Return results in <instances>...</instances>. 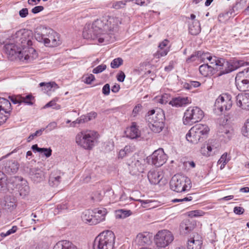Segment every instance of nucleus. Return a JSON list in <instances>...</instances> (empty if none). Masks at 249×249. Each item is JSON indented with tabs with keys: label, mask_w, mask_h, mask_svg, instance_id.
<instances>
[{
	"label": "nucleus",
	"mask_w": 249,
	"mask_h": 249,
	"mask_svg": "<svg viewBox=\"0 0 249 249\" xmlns=\"http://www.w3.org/2000/svg\"><path fill=\"white\" fill-rule=\"evenodd\" d=\"M12 38L18 44H21L20 53L23 57L19 58L20 60L29 62L37 57L36 51L31 47L33 44L32 31L25 29L19 30L15 33Z\"/></svg>",
	"instance_id": "f257e3e1"
},
{
	"label": "nucleus",
	"mask_w": 249,
	"mask_h": 249,
	"mask_svg": "<svg viewBox=\"0 0 249 249\" xmlns=\"http://www.w3.org/2000/svg\"><path fill=\"white\" fill-rule=\"evenodd\" d=\"M97 19L91 24H86L83 29L84 38L92 40L95 44L107 43L109 41V34L103 32L100 25H96Z\"/></svg>",
	"instance_id": "f03ea898"
},
{
	"label": "nucleus",
	"mask_w": 249,
	"mask_h": 249,
	"mask_svg": "<svg viewBox=\"0 0 249 249\" xmlns=\"http://www.w3.org/2000/svg\"><path fill=\"white\" fill-rule=\"evenodd\" d=\"M34 36L36 39L48 47H55L60 44L58 34L53 30L43 26L36 28Z\"/></svg>",
	"instance_id": "7ed1b4c3"
},
{
	"label": "nucleus",
	"mask_w": 249,
	"mask_h": 249,
	"mask_svg": "<svg viewBox=\"0 0 249 249\" xmlns=\"http://www.w3.org/2000/svg\"><path fill=\"white\" fill-rule=\"evenodd\" d=\"M98 138V134L97 132L87 130L77 134L75 142L78 146L85 149L91 150L94 147Z\"/></svg>",
	"instance_id": "20e7f679"
},
{
	"label": "nucleus",
	"mask_w": 249,
	"mask_h": 249,
	"mask_svg": "<svg viewBox=\"0 0 249 249\" xmlns=\"http://www.w3.org/2000/svg\"><path fill=\"white\" fill-rule=\"evenodd\" d=\"M115 236L111 231H106L99 234L95 239L94 249H113Z\"/></svg>",
	"instance_id": "39448f33"
},
{
	"label": "nucleus",
	"mask_w": 249,
	"mask_h": 249,
	"mask_svg": "<svg viewBox=\"0 0 249 249\" xmlns=\"http://www.w3.org/2000/svg\"><path fill=\"white\" fill-rule=\"evenodd\" d=\"M210 129L206 124H197L192 127L186 134V140L191 143H197L203 137L206 136Z\"/></svg>",
	"instance_id": "423d86ee"
},
{
	"label": "nucleus",
	"mask_w": 249,
	"mask_h": 249,
	"mask_svg": "<svg viewBox=\"0 0 249 249\" xmlns=\"http://www.w3.org/2000/svg\"><path fill=\"white\" fill-rule=\"evenodd\" d=\"M170 188L174 191L180 193L190 190L192 183L189 178L179 175L174 176L170 182Z\"/></svg>",
	"instance_id": "0eeeda50"
},
{
	"label": "nucleus",
	"mask_w": 249,
	"mask_h": 249,
	"mask_svg": "<svg viewBox=\"0 0 249 249\" xmlns=\"http://www.w3.org/2000/svg\"><path fill=\"white\" fill-rule=\"evenodd\" d=\"M203 117L204 112L199 107H190L184 113L183 124L185 125H192L201 121Z\"/></svg>",
	"instance_id": "6e6552de"
},
{
	"label": "nucleus",
	"mask_w": 249,
	"mask_h": 249,
	"mask_svg": "<svg viewBox=\"0 0 249 249\" xmlns=\"http://www.w3.org/2000/svg\"><path fill=\"white\" fill-rule=\"evenodd\" d=\"M231 97L230 95L223 94L215 100L213 111L217 115L221 114L224 111L229 110L232 106Z\"/></svg>",
	"instance_id": "1a4fd4ad"
},
{
	"label": "nucleus",
	"mask_w": 249,
	"mask_h": 249,
	"mask_svg": "<svg viewBox=\"0 0 249 249\" xmlns=\"http://www.w3.org/2000/svg\"><path fill=\"white\" fill-rule=\"evenodd\" d=\"M120 21L118 18L114 17H104L97 19L96 25H100L104 33L108 34V32L116 30Z\"/></svg>",
	"instance_id": "9d476101"
},
{
	"label": "nucleus",
	"mask_w": 249,
	"mask_h": 249,
	"mask_svg": "<svg viewBox=\"0 0 249 249\" xmlns=\"http://www.w3.org/2000/svg\"><path fill=\"white\" fill-rule=\"evenodd\" d=\"M145 160L142 158H136L132 157L127 161L126 164L129 173L132 175H139L143 172Z\"/></svg>",
	"instance_id": "9b49d317"
},
{
	"label": "nucleus",
	"mask_w": 249,
	"mask_h": 249,
	"mask_svg": "<svg viewBox=\"0 0 249 249\" xmlns=\"http://www.w3.org/2000/svg\"><path fill=\"white\" fill-rule=\"evenodd\" d=\"M174 239L173 234L168 230L160 231L155 236V242L158 247L164 248L172 242Z\"/></svg>",
	"instance_id": "f8f14e48"
},
{
	"label": "nucleus",
	"mask_w": 249,
	"mask_h": 249,
	"mask_svg": "<svg viewBox=\"0 0 249 249\" xmlns=\"http://www.w3.org/2000/svg\"><path fill=\"white\" fill-rule=\"evenodd\" d=\"M167 160V156L162 148L155 150L150 156L147 158L148 163L156 167L162 166L166 162Z\"/></svg>",
	"instance_id": "ddd939ff"
},
{
	"label": "nucleus",
	"mask_w": 249,
	"mask_h": 249,
	"mask_svg": "<svg viewBox=\"0 0 249 249\" xmlns=\"http://www.w3.org/2000/svg\"><path fill=\"white\" fill-rule=\"evenodd\" d=\"M13 34L10 37V39L8 42H6L4 46V52L9 56H14L15 58L18 57L21 58L23 56L21 55V44L17 43L14 39H12Z\"/></svg>",
	"instance_id": "4468645a"
},
{
	"label": "nucleus",
	"mask_w": 249,
	"mask_h": 249,
	"mask_svg": "<svg viewBox=\"0 0 249 249\" xmlns=\"http://www.w3.org/2000/svg\"><path fill=\"white\" fill-rule=\"evenodd\" d=\"M158 119L156 120L154 118L152 120L149 121V126L151 130L155 133H160L163 129L164 124L163 123L164 120V114L160 113L158 117Z\"/></svg>",
	"instance_id": "2eb2a0df"
},
{
	"label": "nucleus",
	"mask_w": 249,
	"mask_h": 249,
	"mask_svg": "<svg viewBox=\"0 0 249 249\" xmlns=\"http://www.w3.org/2000/svg\"><path fill=\"white\" fill-rule=\"evenodd\" d=\"M243 63L242 61L236 60L232 62H228L224 60V64L222 65L223 69H221V71L219 72L218 75H222L231 72L236 70Z\"/></svg>",
	"instance_id": "dca6fc26"
},
{
	"label": "nucleus",
	"mask_w": 249,
	"mask_h": 249,
	"mask_svg": "<svg viewBox=\"0 0 249 249\" xmlns=\"http://www.w3.org/2000/svg\"><path fill=\"white\" fill-rule=\"evenodd\" d=\"M3 208L8 212H12L17 206V200L14 196H6L2 202Z\"/></svg>",
	"instance_id": "f3484780"
},
{
	"label": "nucleus",
	"mask_w": 249,
	"mask_h": 249,
	"mask_svg": "<svg viewBox=\"0 0 249 249\" xmlns=\"http://www.w3.org/2000/svg\"><path fill=\"white\" fill-rule=\"evenodd\" d=\"M28 171L30 178L35 183L41 182L45 178L43 171L38 167L29 168Z\"/></svg>",
	"instance_id": "a211bd4d"
},
{
	"label": "nucleus",
	"mask_w": 249,
	"mask_h": 249,
	"mask_svg": "<svg viewBox=\"0 0 249 249\" xmlns=\"http://www.w3.org/2000/svg\"><path fill=\"white\" fill-rule=\"evenodd\" d=\"M238 107L246 110H249V93H241L236 96Z\"/></svg>",
	"instance_id": "6ab92c4d"
},
{
	"label": "nucleus",
	"mask_w": 249,
	"mask_h": 249,
	"mask_svg": "<svg viewBox=\"0 0 249 249\" xmlns=\"http://www.w3.org/2000/svg\"><path fill=\"white\" fill-rule=\"evenodd\" d=\"M201 237L197 233L193 234L188 241V249H201L202 245Z\"/></svg>",
	"instance_id": "aec40b11"
},
{
	"label": "nucleus",
	"mask_w": 249,
	"mask_h": 249,
	"mask_svg": "<svg viewBox=\"0 0 249 249\" xmlns=\"http://www.w3.org/2000/svg\"><path fill=\"white\" fill-rule=\"evenodd\" d=\"M92 213L93 215L92 221H93V224L96 225L105 220L107 211L104 208H98L92 210Z\"/></svg>",
	"instance_id": "412c9836"
},
{
	"label": "nucleus",
	"mask_w": 249,
	"mask_h": 249,
	"mask_svg": "<svg viewBox=\"0 0 249 249\" xmlns=\"http://www.w3.org/2000/svg\"><path fill=\"white\" fill-rule=\"evenodd\" d=\"M125 134L126 137L134 139L141 136V131L139 130V126L136 123L133 122L131 126L126 128Z\"/></svg>",
	"instance_id": "4be33fe9"
},
{
	"label": "nucleus",
	"mask_w": 249,
	"mask_h": 249,
	"mask_svg": "<svg viewBox=\"0 0 249 249\" xmlns=\"http://www.w3.org/2000/svg\"><path fill=\"white\" fill-rule=\"evenodd\" d=\"M192 100L188 97L178 96L173 98L169 102V104L175 107L186 106L191 103Z\"/></svg>",
	"instance_id": "5701e85b"
},
{
	"label": "nucleus",
	"mask_w": 249,
	"mask_h": 249,
	"mask_svg": "<svg viewBox=\"0 0 249 249\" xmlns=\"http://www.w3.org/2000/svg\"><path fill=\"white\" fill-rule=\"evenodd\" d=\"M134 241L139 246L148 245L151 243V236L147 232L139 233L136 236Z\"/></svg>",
	"instance_id": "b1692460"
},
{
	"label": "nucleus",
	"mask_w": 249,
	"mask_h": 249,
	"mask_svg": "<svg viewBox=\"0 0 249 249\" xmlns=\"http://www.w3.org/2000/svg\"><path fill=\"white\" fill-rule=\"evenodd\" d=\"M147 178L151 184L156 185L160 182L162 178V176L160 172L151 170L148 172Z\"/></svg>",
	"instance_id": "393cba45"
},
{
	"label": "nucleus",
	"mask_w": 249,
	"mask_h": 249,
	"mask_svg": "<svg viewBox=\"0 0 249 249\" xmlns=\"http://www.w3.org/2000/svg\"><path fill=\"white\" fill-rule=\"evenodd\" d=\"M235 84L237 88L240 90L245 91L249 90V81L247 79H241V74H237L235 77Z\"/></svg>",
	"instance_id": "a878e982"
},
{
	"label": "nucleus",
	"mask_w": 249,
	"mask_h": 249,
	"mask_svg": "<svg viewBox=\"0 0 249 249\" xmlns=\"http://www.w3.org/2000/svg\"><path fill=\"white\" fill-rule=\"evenodd\" d=\"M19 168L18 162L15 160H9L5 163L4 171L7 174L16 173Z\"/></svg>",
	"instance_id": "bb28decb"
},
{
	"label": "nucleus",
	"mask_w": 249,
	"mask_h": 249,
	"mask_svg": "<svg viewBox=\"0 0 249 249\" xmlns=\"http://www.w3.org/2000/svg\"><path fill=\"white\" fill-rule=\"evenodd\" d=\"M208 63L210 66L214 68L215 71H221V69H223L222 65L224 64V59H218L215 56H211Z\"/></svg>",
	"instance_id": "cd10ccee"
},
{
	"label": "nucleus",
	"mask_w": 249,
	"mask_h": 249,
	"mask_svg": "<svg viewBox=\"0 0 249 249\" xmlns=\"http://www.w3.org/2000/svg\"><path fill=\"white\" fill-rule=\"evenodd\" d=\"M20 181L21 182L17 185V187L19 195L23 197L29 194L30 188L26 180L21 178Z\"/></svg>",
	"instance_id": "c85d7f7f"
},
{
	"label": "nucleus",
	"mask_w": 249,
	"mask_h": 249,
	"mask_svg": "<svg viewBox=\"0 0 249 249\" xmlns=\"http://www.w3.org/2000/svg\"><path fill=\"white\" fill-rule=\"evenodd\" d=\"M53 249H78L71 242L62 240L57 242L53 247Z\"/></svg>",
	"instance_id": "c756f323"
},
{
	"label": "nucleus",
	"mask_w": 249,
	"mask_h": 249,
	"mask_svg": "<svg viewBox=\"0 0 249 249\" xmlns=\"http://www.w3.org/2000/svg\"><path fill=\"white\" fill-rule=\"evenodd\" d=\"M199 70L200 73L205 77L212 75L215 71L213 67L209 66L208 63L201 65L199 68Z\"/></svg>",
	"instance_id": "7c9ffc66"
},
{
	"label": "nucleus",
	"mask_w": 249,
	"mask_h": 249,
	"mask_svg": "<svg viewBox=\"0 0 249 249\" xmlns=\"http://www.w3.org/2000/svg\"><path fill=\"white\" fill-rule=\"evenodd\" d=\"M11 103L4 98L0 97V112H3L5 114L9 113L11 111Z\"/></svg>",
	"instance_id": "2f4dec72"
},
{
	"label": "nucleus",
	"mask_w": 249,
	"mask_h": 249,
	"mask_svg": "<svg viewBox=\"0 0 249 249\" xmlns=\"http://www.w3.org/2000/svg\"><path fill=\"white\" fill-rule=\"evenodd\" d=\"M41 87H43L42 90L44 92H48L51 91H54L55 89H57L59 87L54 82H50L48 83L41 82L39 84Z\"/></svg>",
	"instance_id": "473e14b6"
},
{
	"label": "nucleus",
	"mask_w": 249,
	"mask_h": 249,
	"mask_svg": "<svg viewBox=\"0 0 249 249\" xmlns=\"http://www.w3.org/2000/svg\"><path fill=\"white\" fill-rule=\"evenodd\" d=\"M189 33L192 35H198L201 31L200 24L198 20H194L189 27Z\"/></svg>",
	"instance_id": "72a5a7b5"
},
{
	"label": "nucleus",
	"mask_w": 249,
	"mask_h": 249,
	"mask_svg": "<svg viewBox=\"0 0 249 249\" xmlns=\"http://www.w3.org/2000/svg\"><path fill=\"white\" fill-rule=\"evenodd\" d=\"M194 226L189 221L181 223L180 231L182 234H187L194 229Z\"/></svg>",
	"instance_id": "f704fd0d"
},
{
	"label": "nucleus",
	"mask_w": 249,
	"mask_h": 249,
	"mask_svg": "<svg viewBox=\"0 0 249 249\" xmlns=\"http://www.w3.org/2000/svg\"><path fill=\"white\" fill-rule=\"evenodd\" d=\"M61 181V177L60 175H56L55 173H52L49 178V183L53 187L57 186Z\"/></svg>",
	"instance_id": "c9c22d12"
},
{
	"label": "nucleus",
	"mask_w": 249,
	"mask_h": 249,
	"mask_svg": "<svg viewBox=\"0 0 249 249\" xmlns=\"http://www.w3.org/2000/svg\"><path fill=\"white\" fill-rule=\"evenodd\" d=\"M82 220L86 223H88L89 225H94L93 224V215L92 213V211L89 210L85 211L83 213L82 215Z\"/></svg>",
	"instance_id": "e433bc0d"
},
{
	"label": "nucleus",
	"mask_w": 249,
	"mask_h": 249,
	"mask_svg": "<svg viewBox=\"0 0 249 249\" xmlns=\"http://www.w3.org/2000/svg\"><path fill=\"white\" fill-rule=\"evenodd\" d=\"M132 214L130 210L120 209L115 211V217L118 219H124Z\"/></svg>",
	"instance_id": "4c0bfd02"
},
{
	"label": "nucleus",
	"mask_w": 249,
	"mask_h": 249,
	"mask_svg": "<svg viewBox=\"0 0 249 249\" xmlns=\"http://www.w3.org/2000/svg\"><path fill=\"white\" fill-rule=\"evenodd\" d=\"M7 179L6 176L0 171V191L7 189Z\"/></svg>",
	"instance_id": "58836bf2"
},
{
	"label": "nucleus",
	"mask_w": 249,
	"mask_h": 249,
	"mask_svg": "<svg viewBox=\"0 0 249 249\" xmlns=\"http://www.w3.org/2000/svg\"><path fill=\"white\" fill-rule=\"evenodd\" d=\"M58 97H55L53 99H52L51 101L48 103L44 107V108H47L49 107H52L53 109L58 110L61 108V106L56 104V102L58 101Z\"/></svg>",
	"instance_id": "ea45409f"
},
{
	"label": "nucleus",
	"mask_w": 249,
	"mask_h": 249,
	"mask_svg": "<svg viewBox=\"0 0 249 249\" xmlns=\"http://www.w3.org/2000/svg\"><path fill=\"white\" fill-rule=\"evenodd\" d=\"M131 147L129 145H126L124 149L120 150L118 154V158L123 159L132 152Z\"/></svg>",
	"instance_id": "a19ab883"
},
{
	"label": "nucleus",
	"mask_w": 249,
	"mask_h": 249,
	"mask_svg": "<svg viewBox=\"0 0 249 249\" xmlns=\"http://www.w3.org/2000/svg\"><path fill=\"white\" fill-rule=\"evenodd\" d=\"M34 99V97L31 94L27 95L25 96H22L20 95L21 104L23 103L28 105H32L33 104L32 100Z\"/></svg>",
	"instance_id": "79ce46f5"
},
{
	"label": "nucleus",
	"mask_w": 249,
	"mask_h": 249,
	"mask_svg": "<svg viewBox=\"0 0 249 249\" xmlns=\"http://www.w3.org/2000/svg\"><path fill=\"white\" fill-rule=\"evenodd\" d=\"M169 51H168V49L163 48V49L159 48L158 50L153 54V56L155 58L159 59L161 57L164 56L167 54Z\"/></svg>",
	"instance_id": "37998d69"
},
{
	"label": "nucleus",
	"mask_w": 249,
	"mask_h": 249,
	"mask_svg": "<svg viewBox=\"0 0 249 249\" xmlns=\"http://www.w3.org/2000/svg\"><path fill=\"white\" fill-rule=\"evenodd\" d=\"M139 201L141 203V205L142 207L151 209L154 208L155 206L153 204L155 203L154 201L151 200H141L140 199Z\"/></svg>",
	"instance_id": "c03bdc74"
},
{
	"label": "nucleus",
	"mask_w": 249,
	"mask_h": 249,
	"mask_svg": "<svg viewBox=\"0 0 249 249\" xmlns=\"http://www.w3.org/2000/svg\"><path fill=\"white\" fill-rule=\"evenodd\" d=\"M230 159L228 158V155L227 153H224L220 158V159L218 161V164H221L220 166V169H223L225 165L228 162Z\"/></svg>",
	"instance_id": "a18cd8bd"
},
{
	"label": "nucleus",
	"mask_w": 249,
	"mask_h": 249,
	"mask_svg": "<svg viewBox=\"0 0 249 249\" xmlns=\"http://www.w3.org/2000/svg\"><path fill=\"white\" fill-rule=\"evenodd\" d=\"M123 60L120 57H118L113 59L110 64V66L113 69H116L119 68L123 64Z\"/></svg>",
	"instance_id": "49530a36"
},
{
	"label": "nucleus",
	"mask_w": 249,
	"mask_h": 249,
	"mask_svg": "<svg viewBox=\"0 0 249 249\" xmlns=\"http://www.w3.org/2000/svg\"><path fill=\"white\" fill-rule=\"evenodd\" d=\"M242 133L244 136L249 138V118L246 121L242 129Z\"/></svg>",
	"instance_id": "de8ad7c7"
},
{
	"label": "nucleus",
	"mask_w": 249,
	"mask_h": 249,
	"mask_svg": "<svg viewBox=\"0 0 249 249\" xmlns=\"http://www.w3.org/2000/svg\"><path fill=\"white\" fill-rule=\"evenodd\" d=\"M128 1H130V0L115 1L113 3L112 7L116 9L123 8L126 5V3Z\"/></svg>",
	"instance_id": "09e8293b"
},
{
	"label": "nucleus",
	"mask_w": 249,
	"mask_h": 249,
	"mask_svg": "<svg viewBox=\"0 0 249 249\" xmlns=\"http://www.w3.org/2000/svg\"><path fill=\"white\" fill-rule=\"evenodd\" d=\"M45 128H42L39 130H38L36 131L35 133L31 134L27 138V142H30L32 140H33L35 137L39 136L42 135V132L44 131Z\"/></svg>",
	"instance_id": "8fccbe9b"
},
{
	"label": "nucleus",
	"mask_w": 249,
	"mask_h": 249,
	"mask_svg": "<svg viewBox=\"0 0 249 249\" xmlns=\"http://www.w3.org/2000/svg\"><path fill=\"white\" fill-rule=\"evenodd\" d=\"M197 55H198V57H199L203 62H205L206 60L209 61L211 56L210 53H202L200 51L197 52Z\"/></svg>",
	"instance_id": "3c124183"
},
{
	"label": "nucleus",
	"mask_w": 249,
	"mask_h": 249,
	"mask_svg": "<svg viewBox=\"0 0 249 249\" xmlns=\"http://www.w3.org/2000/svg\"><path fill=\"white\" fill-rule=\"evenodd\" d=\"M241 74V79H247L249 81V68L245 69L243 71L239 72L237 74Z\"/></svg>",
	"instance_id": "603ef678"
},
{
	"label": "nucleus",
	"mask_w": 249,
	"mask_h": 249,
	"mask_svg": "<svg viewBox=\"0 0 249 249\" xmlns=\"http://www.w3.org/2000/svg\"><path fill=\"white\" fill-rule=\"evenodd\" d=\"M94 80L95 77L92 74H90L86 76H84L83 77V81H84V83L87 84H91V82L93 81Z\"/></svg>",
	"instance_id": "864d4df0"
},
{
	"label": "nucleus",
	"mask_w": 249,
	"mask_h": 249,
	"mask_svg": "<svg viewBox=\"0 0 249 249\" xmlns=\"http://www.w3.org/2000/svg\"><path fill=\"white\" fill-rule=\"evenodd\" d=\"M171 45L169 44V41L167 39H164L162 42H161L159 46V48H161L163 49V48H165L166 49H168V51H170V48Z\"/></svg>",
	"instance_id": "5fc2aeb1"
},
{
	"label": "nucleus",
	"mask_w": 249,
	"mask_h": 249,
	"mask_svg": "<svg viewBox=\"0 0 249 249\" xmlns=\"http://www.w3.org/2000/svg\"><path fill=\"white\" fill-rule=\"evenodd\" d=\"M17 229L18 228L16 226H13L11 229L8 230L6 232H1L0 235L2 237H5L15 233L17 231Z\"/></svg>",
	"instance_id": "6e6d98bb"
},
{
	"label": "nucleus",
	"mask_w": 249,
	"mask_h": 249,
	"mask_svg": "<svg viewBox=\"0 0 249 249\" xmlns=\"http://www.w3.org/2000/svg\"><path fill=\"white\" fill-rule=\"evenodd\" d=\"M106 68L107 66L105 64H101L95 68L93 70L92 72L96 74L99 73L103 71Z\"/></svg>",
	"instance_id": "4d7b16f0"
},
{
	"label": "nucleus",
	"mask_w": 249,
	"mask_h": 249,
	"mask_svg": "<svg viewBox=\"0 0 249 249\" xmlns=\"http://www.w3.org/2000/svg\"><path fill=\"white\" fill-rule=\"evenodd\" d=\"M39 153H43L47 158L50 157L52 155V150L50 148H42Z\"/></svg>",
	"instance_id": "13d9d810"
},
{
	"label": "nucleus",
	"mask_w": 249,
	"mask_h": 249,
	"mask_svg": "<svg viewBox=\"0 0 249 249\" xmlns=\"http://www.w3.org/2000/svg\"><path fill=\"white\" fill-rule=\"evenodd\" d=\"M4 112H0V125L4 123L9 118V113L4 114Z\"/></svg>",
	"instance_id": "bf43d9fd"
},
{
	"label": "nucleus",
	"mask_w": 249,
	"mask_h": 249,
	"mask_svg": "<svg viewBox=\"0 0 249 249\" xmlns=\"http://www.w3.org/2000/svg\"><path fill=\"white\" fill-rule=\"evenodd\" d=\"M169 97V96L168 94H164L158 99V101L161 104H165L168 102Z\"/></svg>",
	"instance_id": "052dcab7"
},
{
	"label": "nucleus",
	"mask_w": 249,
	"mask_h": 249,
	"mask_svg": "<svg viewBox=\"0 0 249 249\" xmlns=\"http://www.w3.org/2000/svg\"><path fill=\"white\" fill-rule=\"evenodd\" d=\"M96 116L97 113L95 112L92 111L88 113L86 116H84V117L85 118L86 121H88L95 118Z\"/></svg>",
	"instance_id": "680f3d73"
},
{
	"label": "nucleus",
	"mask_w": 249,
	"mask_h": 249,
	"mask_svg": "<svg viewBox=\"0 0 249 249\" xmlns=\"http://www.w3.org/2000/svg\"><path fill=\"white\" fill-rule=\"evenodd\" d=\"M207 150L208 151V153L210 154V156L212 155L213 151V153L216 151L217 147L213 145L208 144L206 146Z\"/></svg>",
	"instance_id": "e2e57ef3"
},
{
	"label": "nucleus",
	"mask_w": 249,
	"mask_h": 249,
	"mask_svg": "<svg viewBox=\"0 0 249 249\" xmlns=\"http://www.w3.org/2000/svg\"><path fill=\"white\" fill-rule=\"evenodd\" d=\"M11 101L14 104H21L20 95H18L16 96L10 97Z\"/></svg>",
	"instance_id": "0e129e2a"
},
{
	"label": "nucleus",
	"mask_w": 249,
	"mask_h": 249,
	"mask_svg": "<svg viewBox=\"0 0 249 249\" xmlns=\"http://www.w3.org/2000/svg\"><path fill=\"white\" fill-rule=\"evenodd\" d=\"M199 58V57H198V55H197V52H196V53H195L192 54L190 56V57H188L186 59V62L187 63H190L191 62H193V61L196 60Z\"/></svg>",
	"instance_id": "69168bd1"
},
{
	"label": "nucleus",
	"mask_w": 249,
	"mask_h": 249,
	"mask_svg": "<svg viewBox=\"0 0 249 249\" xmlns=\"http://www.w3.org/2000/svg\"><path fill=\"white\" fill-rule=\"evenodd\" d=\"M132 1H134L136 4L141 6H145L150 3L149 0H132Z\"/></svg>",
	"instance_id": "338daca9"
},
{
	"label": "nucleus",
	"mask_w": 249,
	"mask_h": 249,
	"mask_svg": "<svg viewBox=\"0 0 249 249\" xmlns=\"http://www.w3.org/2000/svg\"><path fill=\"white\" fill-rule=\"evenodd\" d=\"M57 127V124L56 122H52L49 123L47 126H46V128H48V129L51 131L55 128H56Z\"/></svg>",
	"instance_id": "774afa93"
}]
</instances>
